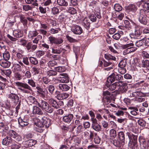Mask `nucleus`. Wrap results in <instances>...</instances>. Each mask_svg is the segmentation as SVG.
<instances>
[{"mask_svg": "<svg viewBox=\"0 0 149 149\" xmlns=\"http://www.w3.org/2000/svg\"><path fill=\"white\" fill-rule=\"evenodd\" d=\"M25 2L28 4H32V5L35 6H37L38 3H37V0H25Z\"/></svg>", "mask_w": 149, "mask_h": 149, "instance_id": "37", "label": "nucleus"}, {"mask_svg": "<svg viewBox=\"0 0 149 149\" xmlns=\"http://www.w3.org/2000/svg\"><path fill=\"white\" fill-rule=\"evenodd\" d=\"M32 8L31 6L28 5H23L22 7L23 10L26 11L31 10Z\"/></svg>", "mask_w": 149, "mask_h": 149, "instance_id": "55", "label": "nucleus"}, {"mask_svg": "<svg viewBox=\"0 0 149 149\" xmlns=\"http://www.w3.org/2000/svg\"><path fill=\"white\" fill-rule=\"evenodd\" d=\"M139 142L140 143V147L142 149H147L148 147V144H146L144 140H140Z\"/></svg>", "mask_w": 149, "mask_h": 149, "instance_id": "34", "label": "nucleus"}, {"mask_svg": "<svg viewBox=\"0 0 149 149\" xmlns=\"http://www.w3.org/2000/svg\"><path fill=\"white\" fill-rule=\"evenodd\" d=\"M37 106L42 109L45 112L49 113H52L53 111V109L46 101L41 100L39 101Z\"/></svg>", "mask_w": 149, "mask_h": 149, "instance_id": "2", "label": "nucleus"}, {"mask_svg": "<svg viewBox=\"0 0 149 149\" xmlns=\"http://www.w3.org/2000/svg\"><path fill=\"white\" fill-rule=\"evenodd\" d=\"M137 9L135 5L133 4H130L127 7V9L130 11L134 12Z\"/></svg>", "mask_w": 149, "mask_h": 149, "instance_id": "47", "label": "nucleus"}, {"mask_svg": "<svg viewBox=\"0 0 149 149\" xmlns=\"http://www.w3.org/2000/svg\"><path fill=\"white\" fill-rule=\"evenodd\" d=\"M120 81L116 82L113 84L109 85V86L107 85V87L109 88V89L111 91H113L116 89V90H118V86L121 84Z\"/></svg>", "mask_w": 149, "mask_h": 149, "instance_id": "14", "label": "nucleus"}, {"mask_svg": "<svg viewBox=\"0 0 149 149\" xmlns=\"http://www.w3.org/2000/svg\"><path fill=\"white\" fill-rule=\"evenodd\" d=\"M44 54L45 52L44 51L41 50H38L36 52V55L37 57H40L43 55Z\"/></svg>", "mask_w": 149, "mask_h": 149, "instance_id": "58", "label": "nucleus"}, {"mask_svg": "<svg viewBox=\"0 0 149 149\" xmlns=\"http://www.w3.org/2000/svg\"><path fill=\"white\" fill-rule=\"evenodd\" d=\"M123 79V76L120 74L116 73H113L110 75L107 78V81L109 83H112L115 80L120 81Z\"/></svg>", "mask_w": 149, "mask_h": 149, "instance_id": "5", "label": "nucleus"}, {"mask_svg": "<svg viewBox=\"0 0 149 149\" xmlns=\"http://www.w3.org/2000/svg\"><path fill=\"white\" fill-rule=\"evenodd\" d=\"M60 30L59 29L51 28L49 30V32L52 34H55L57 33Z\"/></svg>", "mask_w": 149, "mask_h": 149, "instance_id": "56", "label": "nucleus"}, {"mask_svg": "<svg viewBox=\"0 0 149 149\" xmlns=\"http://www.w3.org/2000/svg\"><path fill=\"white\" fill-rule=\"evenodd\" d=\"M59 12L58 9L56 7H54L52 9V13L53 15L58 14Z\"/></svg>", "mask_w": 149, "mask_h": 149, "instance_id": "59", "label": "nucleus"}, {"mask_svg": "<svg viewBox=\"0 0 149 149\" xmlns=\"http://www.w3.org/2000/svg\"><path fill=\"white\" fill-rule=\"evenodd\" d=\"M34 121L35 124L37 126L40 127H43V125L42 123V120L41 121L39 119L36 118H34Z\"/></svg>", "mask_w": 149, "mask_h": 149, "instance_id": "29", "label": "nucleus"}, {"mask_svg": "<svg viewBox=\"0 0 149 149\" xmlns=\"http://www.w3.org/2000/svg\"><path fill=\"white\" fill-rule=\"evenodd\" d=\"M109 136L111 139H113L116 136V132L114 129H112L109 131Z\"/></svg>", "mask_w": 149, "mask_h": 149, "instance_id": "38", "label": "nucleus"}, {"mask_svg": "<svg viewBox=\"0 0 149 149\" xmlns=\"http://www.w3.org/2000/svg\"><path fill=\"white\" fill-rule=\"evenodd\" d=\"M30 62L31 63L34 65H36L38 63L37 59L33 57H30L29 58Z\"/></svg>", "mask_w": 149, "mask_h": 149, "instance_id": "45", "label": "nucleus"}, {"mask_svg": "<svg viewBox=\"0 0 149 149\" xmlns=\"http://www.w3.org/2000/svg\"><path fill=\"white\" fill-rule=\"evenodd\" d=\"M19 17L21 22L23 24L24 26L26 25L27 24V20L25 19L24 15L21 14L19 15Z\"/></svg>", "mask_w": 149, "mask_h": 149, "instance_id": "41", "label": "nucleus"}, {"mask_svg": "<svg viewBox=\"0 0 149 149\" xmlns=\"http://www.w3.org/2000/svg\"><path fill=\"white\" fill-rule=\"evenodd\" d=\"M50 43L53 44H56L59 45L62 43L63 40L61 38H56L53 36H50L48 38Z\"/></svg>", "mask_w": 149, "mask_h": 149, "instance_id": "9", "label": "nucleus"}, {"mask_svg": "<svg viewBox=\"0 0 149 149\" xmlns=\"http://www.w3.org/2000/svg\"><path fill=\"white\" fill-rule=\"evenodd\" d=\"M118 137L120 141H121L122 145H124L125 138L124 134L123 132H120L118 134Z\"/></svg>", "mask_w": 149, "mask_h": 149, "instance_id": "25", "label": "nucleus"}, {"mask_svg": "<svg viewBox=\"0 0 149 149\" xmlns=\"http://www.w3.org/2000/svg\"><path fill=\"white\" fill-rule=\"evenodd\" d=\"M127 135L128 136L130 140L128 144L130 148H132L134 146L135 147L137 146L136 143L137 136L129 132L127 133Z\"/></svg>", "mask_w": 149, "mask_h": 149, "instance_id": "3", "label": "nucleus"}, {"mask_svg": "<svg viewBox=\"0 0 149 149\" xmlns=\"http://www.w3.org/2000/svg\"><path fill=\"white\" fill-rule=\"evenodd\" d=\"M58 80L60 82L62 83H68L69 81L68 77H59Z\"/></svg>", "mask_w": 149, "mask_h": 149, "instance_id": "39", "label": "nucleus"}, {"mask_svg": "<svg viewBox=\"0 0 149 149\" xmlns=\"http://www.w3.org/2000/svg\"><path fill=\"white\" fill-rule=\"evenodd\" d=\"M90 20L93 22H95L96 20V16L95 13L91 14L89 16Z\"/></svg>", "mask_w": 149, "mask_h": 149, "instance_id": "57", "label": "nucleus"}, {"mask_svg": "<svg viewBox=\"0 0 149 149\" xmlns=\"http://www.w3.org/2000/svg\"><path fill=\"white\" fill-rule=\"evenodd\" d=\"M37 143L36 140L30 139L25 142V145L26 146L31 147Z\"/></svg>", "mask_w": 149, "mask_h": 149, "instance_id": "27", "label": "nucleus"}, {"mask_svg": "<svg viewBox=\"0 0 149 149\" xmlns=\"http://www.w3.org/2000/svg\"><path fill=\"white\" fill-rule=\"evenodd\" d=\"M15 59L12 58V63L13 64L15 68L17 71H20L21 70V67L20 65L15 61Z\"/></svg>", "mask_w": 149, "mask_h": 149, "instance_id": "33", "label": "nucleus"}, {"mask_svg": "<svg viewBox=\"0 0 149 149\" xmlns=\"http://www.w3.org/2000/svg\"><path fill=\"white\" fill-rule=\"evenodd\" d=\"M129 109L132 110L130 112L131 114L134 116H136L137 114V112L136 111H138V109L137 108L133 107H130L129 108Z\"/></svg>", "mask_w": 149, "mask_h": 149, "instance_id": "40", "label": "nucleus"}, {"mask_svg": "<svg viewBox=\"0 0 149 149\" xmlns=\"http://www.w3.org/2000/svg\"><path fill=\"white\" fill-rule=\"evenodd\" d=\"M18 43L20 45L25 46L27 43V40L23 38L20 39L18 41Z\"/></svg>", "mask_w": 149, "mask_h": 149, "instance_id": "53", "label": "nucleus"}, {"mask_svg": "<svg viewBox=\"0 0 149 149\" xmlns=\"http://www.w3.org/2000/svg\"><path fill=\"white\" fill-rule=\"evenodd\" d=\"M67 11L69 13L72 15H74L77 13L76 10L73 7H68Z\"/></svg>", "mask_w": 149, "mask_h": 149, "instance_id": "43", "label": "nucleus"}, {"mask_svg": "<svg viewBox=\"0 0 149 149\" xmlns=\"http://www.w3.org/2000/svg\"><path fill=\"white\" fill-rule=\"evenodd\" d=\"M114 8L116 11L119 12L122 10V6L119 4H116L114 5Z\"/></svg>", "mask_w": 149, "mask_h": 149, "instance_id": "52", "label": "nucleus"}, {"mask_svg": "<svg viewBox=\"0 0 149 149\" xmlns=\"http://www.w3.org/2000/svg\"><path fill=\"white\" fill-rule=\"evenodd\" d=\"M57 73L56 71L50 70L47 72V74L49 76H54L56 75Z\"/></svg>", "mask_w": 149, "mask_h": 149, "instance_id": "63", "label": "nucleus"}, {"mask_svg": "<svg viewBox=\"0 0 149 149\" xmlns=\"http://www.w3.org/2000/svg\"><path fill=\"white\" fill-rule=\"evenodd\" d=\"M18 123L21 127H24L27 125L29 123L28 120L24 117H20L18 119Z\"/></svg>", "mask_w": 149, "mask_h": 149, "instance_id": "16", "label": "nucleus"}, {"mask_svg": "<svg viewBox=\"0 0 149 149\" xmlns=\"http://www.w3.org/2000/svg\"><path fill=\"white\" fill-rule=\"evenodd\" d=\"M143 41V39L136 42L135 43L136 46L138 47L141 46L144 43Z\"/></svg>", "mask_w": 149, "mask_h": 149, "instance_id": "64", "label": "nucleus"}, {"mask_svg": "<svg viewBox=\"0 0 149 149\" xmlns=\"http://www.w3.org/2000/svg\"><path fill=\"white\" fill-rule=\"evenodd\" d=\"M42 122L43 125V127L44 126L46 127H48L51 125L50 120L45 117H44L42 118Z\"/></svg>", "mask_w": 149, "mask_h": 149, "instance_id": "19", "label": "nucleus"}, {"mask_svg": "<svg viewBox=\"0 0 149 149\" xmlns=\"http://www.w3.org/2000/svg\"><path fill=\"white\" fill-rule=\"evenodd\" d=\"M38 34V33L36 30L30 31L28 34V36L29 38H32L36 36Z\"/></svg>", "mask_w": 149, "mask_h": 149, "instance_id": "31", "label": "nucleus"}, {"mask_svg": "<svg viewBox=\"0 0 149 149\" xmlns=\"http://www.w3.org/2000/svg\"><path fill=\"white\" fill-rule=\"evenodd\" d=\"M143 95V94L142 92L139 91H136L135 92H132L130 96L131 97H142Z\"/></svg>", "mask_w": 149, "mask_h": 149, "instance_id": "26", "label": "nucleus"}, {"mask_svg": "<svg viewBox=\"0 0 149 149\" xmlns=\"http://www.w3.org/2000/svg\"><path fill=\"white\" fill-rule=\"evenodd\" d=\"M92 127L94 130L97 132H99L101 130V126L98 123L94 125H92Z\"/></svg>", "mask_w": 149, "mask_h": 149, "instance_id": "44", "label": "nucleus"}, {"mask_svg": "<svg viewBox=\"0 0 149 149\" xmlns=\"http://www.w3.org/2000/svg\"><path fill=\"white\" fill-rule=\"evenodd\" d=\"M73 115L72 114H69L64 116L63 118V120L65 123H69L73 120Z\"/></svg>", "mask_w": 149, "mask_h": 149, "instance_id": "15", "label": "nucleus"}, {"mask_svg": "<svg viewBox=\"0 0 149 149\" xmlns=\"http://www.w3.org/2000/svg\"><path fill=\"white\" fill-rule=\"evenodd\" d=\"M71 30L74 34L77 35H80L83 32L81 27L77 25L72 26L71 28Z\"/></svg>", "mask_w": 149, "mask_h": 149, "instance_id": "12", "label": "nucleus"}, {"mask_svg": "<svg viewBox=\"0 0 149 149\" xmlns=\"http://www.w3.org/2000/svg\"><path fill=\"white\" fill-rule=\"evenodd\" d=\"M2 72L7 76H9L12 72L11 70L7 69L2 71Z\"/></svg>", "mask_w": 149, "mask_h": 149, "instance_id": "62", "label": "nucleus"}, {"mask_svg": "<svg viewBox=\"0 0 149 149\" xmlns=\"http://www.w3.org/2000/svg\"><path fill=\"white\" fill-rule=\"evenodd\" d=\"M57 2L58 4L61 6H67L68 3L65 0H57Z\"/></svg>", "mask_w": 149, "mask_h": 149, "instance_id": "32", "label": "nucleus"}, {"mask_svg": "<svg viewBox=\"0 0 149 149\" xmlns=\"http://www.w3.org/2000/svg\"><path fill=\"white\" fill-rule=\"evenodd\" d=\"M64 50L62 48L58 47L57 49H52V53L54 54H59Z\"/></svg>", "mask_w": 149, "mask_h": 149, "instance_id": "46", "label": "nucleus"}, {"mask_svg": "<svg viewBox=\"0 0 149 149\" xmlns=\"http://www.w3.org/2000/svg\"><path fill=\"white\" fill-rule=\"evenodd\" d=\"M127 64V61L126 60L124 59L121 61L118 64L119 68H125Z\"/></svg>", "mask_w": 149, "mask_h": 149, "instance_id": "49", "label": "nucleus"}, {"mask_svg": "<svg viewBox=\"0 0 149 149\" xmlns=\"http://www.w3.org/2000/svg\"><path fill=\"white\" fill-rule=\"evenodd\" d=\"M55 70L59 72H62L65 71V68L64 66H58L55 68Z\"/></svg>", "mask_w": 149, "mask_h": 149, "instance_id": "51", "label": "nucleus"}, {"mask_svg": "<svg viewBox=\"0 0 149 149\" xmlns=\"http://www.w3.org/2000/svg\"><path fill=\"white\" fill-rule=\"evenodd\" d=\"M134 45L132 43H130L123 45L122 47L123 49L127 48L126 50L127 53H129L135 51L137 48L134 47Z\"/></svg>", "mask_w": 149, "mask_h": 149, "instance_id": "8", "label": "nucleus"}, {"mask_svg": "<svg viewBox=\"0 0 149 149\" xmlns=\"http://www.w3.org/2000/svg\"><path fill=\"white\" fill-rule=\"evenodd\" d=\"M55 95H56L57 98L58 100H63L67 98L69 96V94L66 93H60L58 91H56Z\"/></svg>", "mask_w": 149, "mask_h": 149, "instance_id": "10", "label": "nucleus"}, {"mask_svg": "<svg viewBox=\"0 0 149 149\" xmlns=\"http://www.w3.org/2000/svg\"><path fill=\"white\" fill-rule=\"evenodd\" d=\"M121 83V84H120V86H118V90L120 93H124L126 92L127 89L128 87L127 85L124 83L122 81H120Z\"/></svg>", "mask_w": 149, "mask_h": 149, "instance_id": "13", "label": "nucleus"}, {"mask_svg": "<svg viewBox=\"0 0 149 149\" xmlns=\"http://www.w3.org/2000/svg\"><path fill=\"white\" fill-rule=\"evenodd\" d=\"M48 102L53 107L56 109L59 107V105L57 102L52 98L49 99L48 100Z\"/></svg>", "mask_w": 149, "mask_h": 149, "instance_id": "20", "label": "nucleus"}, {"mask_svg": "<svg viewBox=\"0 0 149 149\" xmlns=\"http://www.w3.org/2000/svg\"><path fill=\"white\" fill-rule=\"evenodd\" d=\"M113 143L115 146L117 147H121V146L124 145L121 144V141H119L117 140H114Z\"/></svg>", "mask_w": 149, "mask_h": 149, "instance_id": "60", "label": "nucleus"}, {"mask_svg": "<svg viewBox=\"0 0 149 149\" xmlns=\"http://www.w3.org/2000/svg\"><path fill=\"white\" fill-rule=\"evenodd\" d=\"M143 10H140L139 15L138 17L139 21L141 24L144 25H146L147 23V16L146 14L143 13Z\"/></svg>", "mask_w": 149, "mask_h": 149, "instance_id": "7", "label": "nucleus"}, {"mask_svg": "<svg viewBox=\"0 0 149 149\" xmlns=\"http://www.w3.org/2000/svg\"><path fill=\"white\" fill-rule=\"evenodd\" d=\"M7 135L10 138H13L16 141H19L22 140V138L20 135L13 130H9V129L7 132H6Z\"/></svg>", "mask_w": 149, "mask_h": 149, "instance_id": "4", "label": "nucleus"}, {"mask_svg": "<svg viewBox=\"0 0 149 149\" xmlns=\"http://www.w3.org/2000/svg\"><path fill=\"white\" fill-rule=\"evenodd\" d=\"M3 57L4 60H9L10 56L9 53L7 51L3 53Z\"/></svg>", "mask_w": 149, "mask_h": 149, "instance_id": "42", "label": "nucleus"}, {"mask_svg": "<svg viewBox=\"0 0 149 149\" xmlns=\"http://www.w3.org/2000/svg\"><path fill=\"white\" fill-rule=\"evenodd\" d=\"M7 61L3 59L0 60V65L1 66L4 68H8L9 67L10 65V63Z\"/></svg>", "mask_w": 149, "mask_h": 149, "instance_id": "17", "label": "nucleus"}, {"mask_svg": "<svg viewBox=\"0 0 149 149\" xmlns=\"http://www.w3.org/2000/svg\"><path fill=\"white\" fill-rule=\"evenodd\" d=\"M105 58L108 60H115L116 58L114 56H113L109 54H105L104 55Z\"/></svg>", "mask_w": 149, "mask_h": 149, "instance_id": "50", "label": "nucleus"}, {"mask_svg": "<svg viewBox=\"0 0 149 149\" xmlns=\"http://www.w3.org/2000/svg\"><path fill=\"white\" fill-rule=\"evenodd\" d=\"M58 88L60 90L64 91H67L70 88V86L65 84H59L58 85Z\"/></svg>", "mask_w": 149, "mask_h": 149, "instance_id": "24", "label": "nucleus"}, {"mask_svg": "<svg viewBox=\"0 0 149 149\" xmlns=\"http://www.w3.org/2000/svg\"><path fill=\"white\" fill-rule=\"evenodd\" d=\"M33 114L42 115L43 113L42 110L38 107L34 106L33 107Z\"/></svg>", "mask_w": 149, "mask_h": 149, "instance_id": "18", "label": "nucleus"}, {"mask_svg": "<svg viewBox=\"0 0 149 149\" xmlns=\"http://www.w3.org/2000/svg\"><path fill=\"white\" fill-rule=\"evenodd\" d=\"M82 24L86 29H88L90 26V23L87 18H85L83 19Z\"/></svg>", "mask_w": 149, "mask_h": 149, "instance_id": "30", "label": "nucleus"}, {"mask_svg": "<svg viewBox=\"0 0 149 149\" xmlns=\"http://www.w3.org/2000/svg\"><path fill=\"white\" fill-rule=\"evenodd\" d=\"M27 83L33 87H35L36 86V82L32 79H28L27 80Z\"/></svg>", "mask_w": 149, "mask_h": 149, "instance_id": "54", "label": "nucleus"}, {"mask_svg": "<svg viewBox=\"0 0 149 149\" xmlns=\"http://www.w3.org/2000/svg\"><path fill=\"white\" fill-rule=\"evenodd\" d=\"M141 65L143 67H146L149 70V60L146 59L142 61Z\"/></svg>", "mask_w": 149, "mask_h": 149, "instance_id": "35", "label": "nucleus"}, {"mask_svg": "<svg viewBox=\"0 0 149 149\" xmlns=\"http://www.w3.org/2000/svg\"><path fill=\"white\" fill-rule=\"evenodd\" d=\"M36 88L38 92L40 95L42 97H44V95L43 93V88H41L39 86H37Z\"/></svg>", "mask_w": 149, "mask_h": 149, "instance_id": "48", "label": "nucleus"}, {"mask_svg": "<svg viewBox=\"0 0 149 149\" xmlns=\"http://www.w3.org/2000/svg\"><path fill=\"white\" fill-rule=\"evenodd\" d=\"M0 129L2 130L3 133H5L8 131L9 127L6 124L0 122Z\"/></svg>", "mask_w": 149, "mask_h": 149, "instance_id": "23", "label": "nucleus"}, {"mask_svg": "<svg viewBox=\"0 0 149 149\" xmlns=\"http://www.w3.org/2000/svg\"><path fill=\"white\" fill-rule=\"evenodd\" d=\"M141 31L140 27L138 25H136L135 27L134 33H131L129 36L131 39H136L138 38L141 34Z\"/></svg>", "mask_w": 149, "mask_h": 149, "instance_id": "6", "label": "nucleus"}, {"mask_svg": "<svg viewBox=\"0 0 149 149\" xmlns=\"http://www.w3.org/2000/svg\"><path fill=\"white\" fill-rule=\"evenodd\" d=\"M13 35L16 38H20L23 36L22 32L19 30H15L14 31Z\"/></svg>", "mask_w": 149, "mask_h": 149, "instance_id": "28", "label": "nucleus"}, {"mask_svg": "<svg viewBox=\"0 0 149 149\" xmlns=\"http://www.w3.org/2000/svg\"><path fill=\"white\" fill-rule=\"evenodd\" d=\"M42 38V36L40 35H39L33 40V42L34 43L37 44L38 43L39 40Z\"/></svg>", "mask_w": 149, "mask_h": 149, "instance_id": "61", "label": "nucleus"}, {"mask_svg": "<svg viewBox=\"0 0 149 149\" xmlns=\"http://www.w3.org/2000/svg\"><path fill=\"white\" fill-rule=\"evenodd\" d=\"M7 96L12 102L15 104H17L19 101V97L15 93L9 94Z\"/></svg>", "mask_w": 149, "mask_h": 149, "instance_id": "11", "label": "nucleus"}, {"mask_svg": "<svg viewBox=\"0 0 149 149\" xmlns=\"http://www.w3.org/2000/svg\"><path fill=\"white\" fill-rule=\"evenodd\" d=\"M141 3H143L144 4L143 6V9H141L140 10H143V13L146 14V13H149V3L146 2H141Z\"/></svg>", "mask_w": 149, "mask_h": 149, "instance_id": "21", "label": "nucleus"}, {"mask_svg": "<svg viewBox=\"0 0 149 149\" xmlns=\"http://www.w3.org/2000/svg\"><path fill=\"white\" fill-rule=\"evenodd\" d=\"M29 101L31 104H35L36 105H37L38 102L36 99L35 98L32 96H30L28 98Z\"/></svg>", "mask_w": 149, "mask_h": 149, "instance_id": "36", "label": "nucleus"}, {"mask_svg": "<svg viewBox=\"0 0 149 149\" xmlns=\"http://www.w3.org/2000/svg\"><path fill=\"white\" fill-rule=\"evenodd\" d=\"M15 85L21 93L29 94L30 93V91H32L31 87L26 83L17 82L15 83Z\"/></svg>", "mask_w": 149, "mask_h": 149, "instance_id": "1", "label": "nucleus"}, {"mask_svg": "<svg viewBox=\"0 0 149 149\" xmlns=\"http://www.w3.org/2000/svg\"><path fill=\"white\" fill-rule=\"evenodd\" d=\"M12 142V139L10 137L7 136L3 139L2 143L3 145L7 146L11 143Z\"/></svg>", "mask_w": 149, "mask_h": 149, "instance_id": "22", "label": "nucleus"}]
</instances>
